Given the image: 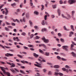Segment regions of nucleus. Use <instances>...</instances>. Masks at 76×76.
Listing matches in <instances>:
<instances>
[{"label": "nucleus", "mask_w": 76, "mask_h": 76, "mask_svg": "<svg viewBox=\"0 0 76 76\" xmlns=\"http://www.w3.org/2000/svg\"><path fill=\"white\" fill-rule=\"evenodd\" d=\"M0 68L1 69L2 71L3 72V73L5 74L6 73V75L8 76H10V73L8 72H6V70L4 69H6L4 67H2L1 66H0Z\"/></svg>", "instance_id": "1"}, {"label": "nucleus", "mask_w": 76, "mask_h": 76, "mask_svg": "<svg viewBox=\"0 0 76 76\" xmlns=\"http://www.w3.org/2000/svg\"><path fill=\"white\" fill-rule=\"evenodd\" d=\"M42 39L45 43H48L49 42V40L48 39H46L45 37L44 36L42 38Z\"/></svg>", "instance_id": "2"}, {"label": "nucleus", "mask_w": 76, "mask_h": 76, "mask_svg": "<svg viewBox=\"0 0 76 76\" xmlns=\"http://www.w3.org/2000/svg\"><path fill=\"white\" fill-rule=\"evenodd\" d=\"M76 0H69L68 1V3L69 4H74V3H76Z\"/></svg>", "instance_id": "3"}, {"label": "nucleus", "mask_w": 76, "mask_h": 76, "mask_svg": "<svg viewBox=\"0 0 76 76\" xmlns=\"http://www.w3.org/2000/svg\"><path fill=\"white\" fill-rule=\"evenodd\" d=\"M20 62L23 64H25V63H26V64H28L29 65H31V62H28L26 61H24V60L20 61Z\"/></svg>", "instance_id": "4"}, {"label": "nucleus", "mask_w": 76, "mask_h": 76, "mask_svg": "<svg viewBox=\"0 0 76 76\" xmlns=\"http://www.w3.org/2000/svg\"><path fill=\"white\" fill-rule=\"evenodd\" d=\"M62 48L63 50H65L66 51H68V48H69V46L67 45L63 46L62 47Z\"/></svg>", "instance_id": "5"}, {"label": "nucleus", "mask_w": 76, "mask_h": 76, "mask_svg": "<svg viewBox=\"0 0 76 76\" xmlns=\"http://www.w3.org/2000/svg\"><path fill=\"white\" fill-rule=\"evenodd\" d=\"M7 64H9L10 65L11 67H15V64L12 63V64L10 63L9 62H7Z\"/></svg>", "instance_id": "6"}, {"label": "nucleus", "mask_w": 76, "mask_h": 76, "mask_svg": "<svg viewBox=\"0 0 76 76\" xmlns=\"http://www.w3.org/2000/svg\"><path fill=\"white\" fill-rule=\"evenodd\" d=\"M5 56H6V57H9V56H13V54L7 53L5 54Z\"/></svg>", "instance_id": "7"}, {"label": "nucleus", "mask_w": 76, "mask_h": 76, "mask_svg": "<svg viewBox=\"0 0 76 76\" xmlns=\"http://www.w3.org/2000/svg\"><path fill=\"white\" fill-rule=\"evenodd\" d=\"M55 75H60V76H63V73H62L60 72L58 73L56 72H55Z\"/></svg>", "instance_id": "8"}, {"label": "nucleus", "mask_w": 76, "mask_h": 76, "mask_svg": "<svg viewBox=\"0 0 76 76\" xmlns=\"http://www.w3.org/2000/svg\"><path fill=\"white\" fill-rule=\"evenodd\" d=\"M39 45V47H41L42 46H43V47L45 48V49H46L47 48V47L44 44H41L40 45Z\"/></svg>", "instance_id": "9"}, {"label": "nucleus", "mask_w": 76, "mask_h": 76, "mask_svg": "<svg viewBox=\"0 0 76 76\" xmlns=\"http://www.w3.org/2000/svg\"><path fill=\"white\" fill-rule=\"evenodd\" d=\"M4 9H5L6 11V12H5V15H7L8 14V13H9V11H8L7 9L6 8H5Z\"/></svg>", "instance_id": "10"}, {"label": "nucleus", "mask_w": 76, "mask_h": 76, "mask_svg": "<svg viewBox=\"0 0 76 76\" xmlns=\"http://www.w3.org/2000/svg\"><path fill=\"white\" fill-rule=\"evenodd\" d=\"M71 54H72V56L75 57V58H76V54L75 53L72 52L71 53Z\"/></svg>", "instance_id": "11"}, {"label": "nucleus", "mask_w": 76, "mask_h": 76, "mask_svg": "<svg viewBox=\"0 0 76 76\" xmlns=\"http://www.w3.org/2000/svg\"><path fill=\"white\" fill-rule=\"evenodd\" d=\"M53 67L55 69H58L60 68V66L58 65H55L53 66Z\"/></svg>", "instance_id": "12"}, {"label": "nucleus", "mask_w": 76, "mask_h": 76, "mask_svg": "<svg viewBox=\"0 0 76 76\" xmlns=\"http://www.w3.org/2000/svg\"><path fill=\"white\" fill-rule=\"evenodd\" d=\"M58 13V16H60V14H61V11L60 9H58L57 11Z\"/></svg>", "instance_id": "13"}, {"label": "nucleus", "mask_w": 76, "mask_h": 76, "mask_svg": "<svg viewBox=\"0 0 76 76\" xmlns=\"http://www.w3.org/2000/svg\"><path fill=\"white\" fill-rule=\"evenodd\" d=\"M13 21L14 22H16L17 21L18 23H20V21H19V20L18 19H13Z\"/></svg>", "instance_id": "14"}, {"label": "nucleus", "mask_w": 76, "mask_h": 76, "mask_svg": "<svg viewBox=\"0 0 76 76\" xmlns=\"http://www.w3.org/2000/svg\"><path fill=\"white\" fill-rule=\"evenodd\" d=\"M45 55L46 56H50V53L45 52Z\"/></svg>", "instance_id": "15"}, {"label": "nucleus", "mask_w": 76, "mask_h": 76, "mask_svg": "<svg viewBox=\"0 0 76 76\" xmlns=\"http://www.w3.org/2000/svg\"><path fill=\"white\" fill-rule=\"evenodd\" d=\"M74 47V45L72 44L71 45V50H75V49H73V47Z\"/></svg>", "instance_id": "16"}, {"label": "nucleus", "mask_w": 76, "mask_h": 76, "mask_svg": "<svg viewBox=\"0 0 76 76\" xmlns=\"http://www.w3.org/2000/svg\"><path fill=\"white\" fill-rule=\"evenodd\" d=\"M41 31L42 32H44V31L46 32L47 31V28H43L42 29Z\"/></svg>", "instance_id": "17"}, {"label": "nucleus", "mask_w": 76, "mask_h": 76, "mask_svg": "<svg viewBox=\"0 0 76 76\" xmlns=\"http://www.w3.org/2000/svg\"><path fill=\"white\" fill-rule=\"evenodd\" d=\"M74 33L73 31H70L69 32V37H72V35H73Z\"/></svg>", "instance_id": "18"}, {"label": "nucleus", "mask_w": 76, "mask_h": 76, "mask_svg": "<svg viewBox=\"0 0 76 76\" xmlns=\"http://www.w3.org/2000/svg\"><path fill=\"white\" fill-rule=\"evenodd\" d=\"M33 55L35 57H38V55L37 54L35 53H33Z\"/></svg>", "instance_id": "19"}, {"label": "nucleus", "mask_w": 76, "mask_h": 76, "mask_svg": "<svg viewBox=\"0 0 76 76\" xmlns=\"http://www.w3.org/2000/svg\"><path fill=\"white\" fill-rule=\"evenodd\" d=\"M71 28L72 29V31H75V29H74V26H73L72 25H71Z\"/></svg>", "instance_id": "20"}, {"label": "nucleus", "mask_w": 76, "mask_h": 76, "mask_svg": "<svg viewBox=\"0 0 76 76\" xmlns=\"http://www.w3.org/2000/svg\"><path fill=\"white\" fill-rule=\"evenodd\" d=\"M41 7H42L41 8V10H42H42H44V5L42 4L41 5Z\"/></svg>", "instance_id": "21"}, {"label": "nucleus", "mask_w": 76, "mask_h": 76, "mask_svg": "<svg viewBox=\"0 0 76 76\" xmlns=\"http://www.w3.org/2000/svg\"><path fill=\"white\" fill-rule=\"evenodd\" d=\"M10 70H11V72H13V73H16V71H15L14 69H10Z\"/></svg>", "instance_id": "22"}, {"label": "nucleus", "mask_w": 76, "mask_h": 76, "mask_svg": "<svg viewBox=\"0 0 76 76\" xmlns=\"http://www.w3.org/2000/svg\"><path fill=\"white\" fill-rule=\"evenodd\" d=\"M61 16H62V17H63L64 18H65V19H67V17H66V16H64V15L62 14Z\"/></svg>", "instance_id": "23"}, {"label": "nucleus", "mask_w": 76, "mask_h": 76, "mask_svg": "<svg viewBox=\"0 0 76 76\" xmlns=\"http://www.w3.org/2000/svg\"><path fill=\"white\" fill-rule=\"evenodd\" d=\"M57 58L58 60H61V57H60L59 56H57Z\"/></svg>", "instance_id": "24"}, {"label": "nucleus", "mask_w": 76, "mask_h": 76, "mask_svg": "<svg viewBox=\"0 0 76 76\" xmlns=\"http://www.w3.org/2000/svg\"><path fill=\"white\" fill-rule=\"evenodd\" d=\"M75 11H72V17H73V16H74V14H75Z\"/></svg>", "instance_id": "25"}, {"label": "nucleus", "mask_w": 76, "mask_h": 76, "mask_svg": "<svg viewBox=\"0 0 76 76\" xmlns=\"http://www.w3.org/2000/svg\"><path fill=\"white\" fill-rule=\"evenodd\" d=\"M20 22H25V19H20Z\"/></svg>", "instance_id": "26"}, {"label": "nucleus", "mask_w": 76, "mask_h": 76, "mask_svg": "<svg viewBox=\"0 0 76 76\" xmlns=\"http://www.w3.org/2000/svg\"><path fill=\"white\" fill-rule=\"evenodd\" d=\"M64 30H65V31H69V30L67 29V28H66V26H65L64 27Z\"/></svg>", "instance_id": "27"}, {"label": "nucleus", "mask_w": 76, "mask_h": 76, "mask_svg": "<svg viewBox=\"0 0 76 76\" xmlns=\"http://www.w3.org/2000/svg\"><path fill=\"white\" fill-rule=\"evenodd\" d=\"M40 38V37H38V36H36L35 39H39Z\"/></svg>", "instance_id": "28"}, {"label": "nucleus", "mask_w": 76, "mask_h": 76, "mask_svg": "<svg viewBox=\"0 0 76 76\" xmlns=\"http://www.w3.org/2000/svg\"><path fill=\"white\" fill-rule=\"evenodd\" d=\"M60 41H61V42H64V39L62 38L60 39Z\"/></svg>", "instance_id": "29"}, {"label": "nucleus", "mask_w": 76, "mask_h": 76, "mask_svg": "<svg viewBox=\"0 0 76 76\" xmlns=\"http://www.w3.org/2000/svg\"><path fill=\"white\" fill-rule=\"evenodd\" d=\"M53 9H56L57 8V5H54L53 6Z\"/></svg>", "instance_id": "30"}, {"label": "nucleus", "mask_w": 76, "mask_h": 76, "mask_svg": "<svg viewBox=\"0 0 76 76\" xmlns=\"http://www.w3.org/2000/svg\"><path fill=\"white\" fill-rule=\"evenodd\" d=\"M21 34L22 35H23V36H26V33H25L24 32H23Z\"/></svg>", "instance_id": "31"}, {"label": "nucleus", "mask_w": 76, "mask_h": 76, "mask_svg": "<svg viewBox=\"0 0 76 76\" xmlns=\"http://www.w3.org/2000/svg\"><path fill=\"white\" fill-rule=\"evenodd\" d=\"M5 29L7 31H10V30H9V29L8 28H7V27H5Z\"/></svg>", "instance_id": "32"}, {"label": "nucleus", "mask_w": 76, "mask_h": 76, "mask_svg": "<svg viewBox=\"0 0 76 76\" xmlns=\"http://www.w3.org/2000/svg\"><path fill=\"white\" fill-rule=\"evenodd\" d=\"M17 56H18V57L20 58H23V56L20 55H17Z\"/></svg>", "instance_id": "33"}, {"label": "nucleus", "mask_w": 76, "mask_h": 76, "mask_svg": "<svg viewBox=\"0 0 76 76\" xmlns=\"http://www.w3.org/2000/svg\"><path fill=\"white\" fill-rule=\"evenodd\" d=\"M59 2L60 4H61L63 3V1H62V0L59 1Z\"/></svg>", "instance_id": "34"}, {"label": "nucleus", "mask_w": 76, "mask_h": 76, "mask_svg": "<svg viewBox=\"0 0 76 76\" xmlns=\"http://www.w3.org/2000/svg\"><path fill=\"white\" fill-rule=\"evenodd\" d=\"M16 3H14L13 4H11V6H16Z\"/></svg>", "instance_id": "35"}, {"label": "nucleus", "mask_w": 76, "mask_h": 76, "mask_svg": "<svg viewBox=\"0 0 76 76\" xmlns=\"http://www.w3.org/2000/svg\"><path fill=\"white\" fill-rule=\"evenodd\" d=\"M44 20H43L42 22V25H45V23H44Z\"/></svg>", "instance_id": "36"}, {"label": "nucleus", "mask_w": 76, "mask_h": 76, "mask_svg": "<svg viewBox=\"0 0 76 76\" xmlns=\"http://www.w3.org/2000/svg\"><path fill=\"white\" fill-rule=\"evenodd\" d=\"M34 34H31L30 35V38H31V39H32V38H33V37H34Z\"/></svg>", "instance_id": "37"}, {"label": "nucleus", "mask_w": 76, "mask_h": 76, "mask_svg": "<svg viewBox=\"0 0 76 76\" xmlns=\"http://www.w3.org/2000/svg\"><path fill=\"white\" fill-rule=\"evenodd\" d=\"M65 67L66 68H67V69H70V66H68V65L65 66Z\"/></svg>", "instance_id": "38"}, {"label": "nucleus", "mask_w": 76, "mask_h": 76, "mask_svg": "<svg viewBox=\"0 0 76 76\" xmlns=\"http://www.w3.org/2000/svg\"><path fill=\"white\" fill-rule=\"evenodd\" d=\"M61 60L63 61H66L67 59H64L63 58H61Z\"/></svg>", "instance_id": "39"}, {"label": "nucleus", "mask_w": 76, "mask_h": 76, "mask_svg": "<svg viewBox=\"0 0 76 76\" xmlns=\"http://www.w3.org/2000/svg\"><path fill=\"white\" fill-rule=\"evenodd\" d=\"M39 53H43V51L40 49H39Z\"/></svg>", "instance_id": "40"}, {"label": "nucleus", "mask_w": 76, "mask_h": 76, "mask_svg": "<svg viewBox=\"0 0 76 76\" xmlns=\"http://www.w3.org/2000/svg\"><path fill=\"white\" fill-rule=\"evenodd\" d=\"M20 73H23V74H25V72H24L22 70H20Z\"/></svg>", "instance_id": "41"}, {"label": "nucleus", "mask_w": 76, "mask_h": 76, "mask_svg": "<svg viewBox=\"0 0 76 76\" xmlns=\"http://www.w3.org/2000/svg\"><path fill=\"white\" fill-rule=\"evenodd\" d=\"M28 47H30V48H31V47H33V45H28Z\"/></svg>", "instance_id": "42"}, {"label": "nucleus", "mask_w": 76, "mask_h": 76, "mask_svg": "<svg viewBox=\"0 0 76 76\" xmlns=\"http://www.w3.org/2000/svg\"><path fill=\"white\" fill-rule=\"evenodd\" d=\"M34 14H36V15H38V12L37 11H35L34 12Z\"/></svg>", "instance_id": "43"}, {"label": "nucleus", "mask_w": 76, "mask_h": 76, "mask_svg": "<svg viewBox=\"0 0 76 76\" xmlns=\"http://www.w3.org/2000/svg\"><path fill=\"white\" fill-rule=\"evenodd\" d=\"M58 37H61V34L60 33H58Z\"/></svg>", "instance_id": "44"}, {"label": "nucleus", "mask_w": 76, "mask_h": 76, "mask_svg": "<svg viewBox=\"0 0 76 76\" xmlns=\"http://www.w3.org/2000/svg\"><path fill=\"white\" fill-rule=\"evenodd\" d=\"M14 70H15V71H16V72H19V70H18V69H17L16 68H14Z\"/></svg>", "instance_id": "45"}, {"label": "nucleus", "mask_w": 76, "mask_h": 76, "mask_svg": "<svg viewBox=\"0 0 76 76\" xmlns=\"http://www.w3.org/2000/svg\"><path fill=\"white\" fill-rule=\"evenodd\" d=\"M23 47L24 48V49H25L26 50H28V48L26 47V46H23Z\"/></svg>", "instance_id": "46"}, {"label": "nucleus", "mask_w": 76, "mask_h": 76, "mask_svg": "<svg viewBox=\"0 0 76 76\" xmlns=\"http://www.w3.org/2000/svg\"><path fill=\"white\" fill-rule=\"evenodd\" d=\"M72 42L73 45H76V44L74 42L72 41Z\"/></svg>", "instance_id": "47"}, {"label": "nucleus", "mask_w": 76, "mask_h": 76, "mask_svg": "<svg viewBox=\"0 0 76 76\" xmlns=\"http://www.w3.org/2000/svg\"><path fill=\"white\" fill-rule=\"evenodd\" d=\"M0 62L2 64H6V63L3 61H0Z\"/></svg>", "instance_id": "48"}, {"label": "nucleus", "mask_w": 76, "mask_h": 76, "mask_svg": "<svg viewBox=\"0 0 76 76\" xmlns=\"http://www.w3.org/2000/svg\"><path fill=\"white\" fill-rule=\"evenodd\" d=\"M26 18H29V14H27L26 15Z\"/></svg>", "instance_id": "49"}, {"label": "nucleus", "mask_w": 76, "mask_h": 76, "mask_svg": "<svg viewBox=\"0 0 76 76\" xmlns=\"http://www.w3.org/2000/svg\"><path fill=\"white\" fill-rule=\"evenodd\" d=\"M35 63H36V64H38V65H39L40 66H41V64H39L37 62H36Z\"/></svg>", "instance_id": "50"}, {"label": "nucleus", "mask_w": 76, "mask_h": 76, "mask_svg": "<svg viewBox=\"0 0 76 76\" xmlns=\"http://www.w3.org/2000/svg\"><path fill=\"white\" fill-rule=\"evenodd\" d=\"M28 58L29 59H31V60H33V59H34V58H33V57H28Z\"/></svg>", "instance_id": "51"}, {"label": "nucleus", "mask_w": 76, "mask_h": 76, "mask_svg": "<svg viewBox=\"0 0 76 76\" xmlns=\"http://www.w3.org/2000/svg\"><path fill=\"white\" fill-rule=\"evenodd\" d=\"M37 76H41L40 75V74H39V73L37 72Z\"/></svg>", "instance_id": "52"}, {"label": "nucleus", "mask_w": 76, "mask_h": 76, "mask_svg": "<svg viewBox=\"0 0 76 76\" xmlns=\"http://www.w3.org/2000/svg\"><path fill=\"white\" fill-rule=\"evenodd\" d=\"M43 72H46V71H47V70H46V69H43L42 70Z\"/></svg>", "instance_id": "53"}, {"label": "nucleus", "mask_w": 76, "mask_h": 76, "mask_svg": "<svg viewBox=\"0 0 76 76\" xmlns=\"http://www.w3.org/2000/svg\"><path fill=\"white\" fill-rule=\"evenodd\" d=\"M5 23L7 25H10V23H8L7 22H6Z\"/></svg>", "instance_id": "54"}, {"label": "nucleus", "mask_w": 76, "mask_h": 76, "mask_svg": "<svg viewBox=\"0 0 76 76\" xmlns=\"http://www.w3.org/2000/svg\"><path fill=\"white\" fill-rule=\"evenodd\" d=\"M55 71L56 72H59V70L58 69H56Z\"/></svg>", "instance_id": "55"}, {"label": "nucleus", "mask_w": 76, "mask_h": 76, "mask_svg": "<svg viewBox=\"0 0 76 76\" xmlns=\"http://www.w3.org/2000/svg\"><path fill=\"white\" fill-rule=\"evenodd\" d=\"M9 50L10 51H11V52H13L14 51V50L10 49Z\"/></svg>", "instance_id": "56"}, {"label": "nucleus", "mask_w": 76, "mask_h": 76, "mask_svg": "<svg viewBox=\"0 0 76 76\" xmlns=\"http://www.w3.org/2000/svg\"><path fill=\"white\" fill-rule=\"evenodd\" d=\"M12 25V26H15V23H12L11 24Z\"/></svg>", "instance_id": "57"}, {"label": "nucleus", "mask_w": 76, "mask_h": 76, "mask_svg": "<svg viewBox=\"0 0 76 76\" xmlns=\"http://www.w3.org/2000/svg\"><path fill=\"white\" fill-rule=\"evenodd\" d=\"M62 70H63V71H66V68H62Z\"/></svg>", "instance_id": "58"}, {"label": "nucleus", "mask_w": 76, "mask_h": 76, "mask_svg": "<svg viewBox=\"0 0 76 76\" xmlns=\"http://www.w3.org/2000/svg\"><path fill=\"white\" fill-rule=\"evenodd\" d=\"M20 68H21V69H25V67L24 66H21Z\"/></svg>", "instance_id": "59"}, {"label": "nucleus", "mask_w": 76, "mask_h": 76, "mask_svg": "<svg viewBox=\"0 0 76 76\" xmlns=\"http://www.w3.org/2000/svg\"><path fill=\"white\" fill-rule=\"evenodd\" d=\"M0 47H1L3 48H4V47L3 46V45L0 44Z\"/></svg>", "instance_id": "60"}, {"label": "nucleus", "mask_w": 76, "mask_h": 76, "mask_svg": "<svg viewBox=\"0 0 76 76\" xmlns=\"http://www.w3.org/2000/svg\"><path fill=\"white\" fill-rule=\"evenodd\" d=\"M34 28L36 29H37V28H38V26H34Z\"/></svg>", "instance_id": "61"}, {"label": "nucleus", "mask_w": 76, "mask_h": 76, "mask_svg": "<svg viewBox=\"0 0 76 76\" xmlns=\"http://www.w3.org/2000/svg\"><path fill=\"white\" fill-rule=\"evenodd\" d=\"M3 6H4V4H3L0 6V9H1V8H2L3 7Z\"/></svg>", "instance_id": "62"}, {"label": "nucleus", "mask_w": 76, "mask_h": 76, "mask_svg": "<svg viewBox=\"0 0 76 76\" xmlns=\"http://www.w3.org/2000/svg\"><path fill=\"white\" fill-rule=\"evenodd\" d=\"M67 16H68V18H69V19H70L71 17H70V15H68Z\"/></svg>", "instance_id": "63"}, {"label": "nucleus", "mask_w": 76, "mask_h": 76, "mask_svg": "<svg viewBox=\"0 0 76 76\" xmlns=\"http://www.w3.org/2000/svg\"><path fill=\"white\" fill-rule=\"evenodd\" d=\"M48 74L49 75H51V72L50 71H49L48 73Z\"/></svg>", "instance_id": "64"}]
</instances>
